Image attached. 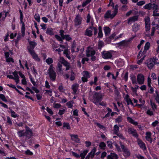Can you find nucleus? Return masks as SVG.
Segmentation results:
<instances>
[{"label":"nucleus","mask_w":159,"mask_h":159,"mask_svg":"<svg viewBox=\"0 0 159 159\" xmlns=\"http://www.w3.org/2000/svg\"><path fill=\"white\" fill-rule=\"evenodd\" d=\"M26 130H22L18 132L17 134L20 137L25 136L27 138L29 139L32 136V130L28 127H26Z\"/></svg>","instance_id":"obj_1"},{"label":"nucleus","mask_w":159,"mask_h":159,"mask_svg":"<svg viewBox=\"0 0 159 159\" xmlns=\"http://www.w3.org/2000/svg\"><path fill=\"white\" fill-rule=\"evenodd\" d=\"M118 5H116L115 7L114 10L112 12L110 10L107 11L104 15V18L106 19L113 18L118 13Z\"/></svg>","instance_id":"obj_2"},{"label":"nucleus","mask_w":159,"mask_h":159,"mask_svg":"<svg viewBox=\"0 0 159 159\" xmlns=\"http://www.w3.org/2000/svg\"><path fill=\"white\" fill-rule=\"evenodd\" d=\"M103 96L100 93L95 92L93 96V102L96 105H98L99 102L102 100Z\"/></svg>","instance_id":"obj_3"},{"label":"nucleus","mask_w":159,"mask_h":159,"mask_svg":"<svg viewBox=\"0 0 159 159\" xmlns=\"http://www.w3.org/2000/svg\"><path fill=\"white\" fill-rule=\"evenodd\" d=\"M93 31H94V35H96L97 33L98 30L93 26H90L85 31L84 34L89 37H91L93 35Z\"/></svg>","instance_id":"obj_4"},{"label":"nucleus","mask_w":159,"mask_h":159,"mask_svg":"<svg viewBox=\"0 0 159 159\" xmlns=\"http://www.w3.org/2000/svg\"><path fill=\"white\" fill-rule=\"evenodd\" d=\"M48 74L51 80L54 81L56 77V74L54 70V67L52 65H51L48 69Z\"/></svg>","instance_id":"obj_5"},{"label":"nucleus","mask_w":159,"mask_h":159,"mask_svg":"<svg viewBox=\"0 0 159 159\" xmlns=\"http://www.w3.org/2000/svg\"><path fill=\"white\" fill-rule=\"evenodd\" d=\"M28 51L33 58L36 61H40V59L38 55L34 51L33 49H29Z\"/></svg>","instance_id":"obj_6"},{"label":"nucleus","mask_w":159,"mask_h":159,"mask_svg":"<svg viewBox=\"0 0 159 159\" xmlns=\"http://www.w3.org/2000/svg\"><path fill=\"white\" fill-rule=\"evenodd\" d=\"M120 144L121 148L122 150V151L124 152V155L125 157H128L130 155V152L129 150L125 147L124 145L122 144L121 142H120Z\"/></svg>","instance_id":"obj_7"},{"label":"nucleus","mask_w":159,"mask_h":159,"mask_svg":"<svg viewBox=\"0 0 159 159\" xmlns=\"http://www.w3.org/2000/svg\"><path fill=\"white\" fill-rule=\"evenodd\" d=\"M137 83L139 84H143L144 82V77L141 74H139L138 75L137 77Z\"/></svg>","instance_id":"obj_8"},{"label":"nucleus","mask_w":159,"mask_h":159,"mask_svg":"<svg viewBox=\"0 0 159 159\" xmlns=\"http://www.w3.org/2000/svg\"><path fill=\"white\" fill-rule=\"evenodd\" d=\"M86 54L88 57H90L91 55L95 54V51L93 48L89 47L86 50Z\"/></svg>","instance_id":"obj_9"},{"label":"nucleus","mask_w":159,"mask_h":159,"mask_svg":"<svg viewBox=\"0 0 159 159\" xmlns=\"http://www.w3.org/2000/svg\"><path fill=\"white\" fill-rule=\"evenodd\" d=\"M57 72L58 74H63V69L62 67V65L60 62L57 63L56 67Z\"/></svg>","instance_id":"obj_10"},{"label":"nucleus","mask_w":159,"mask_h":159,"mask_svg":"<svg viewBox=\"0 0 159 159\" xmlns=\"http://www.w3.org/2000/svg\"><path fill=\"white\" fill-rule=\"evenodd\" d=\"M145 22L146 30L147 31H148L150 28V21L148 17H147L145 18Z\"/></svg>","instance_id":"obj_11"},{"label":"nucleus","mask_w":159,"mask_h":159,"mask_svg":"<svg viewBox=\"0 0 159 159\" xmlns=\"http://www.w3.org/2000/svg\"><path fill=\"white\" fill-rule=\"evenodd\" d=\"M82 18L81 16L79 15H77L75 17L74 21L75 23V25L78 26L81 24Z\"/></svg>","instance_id":"obj_12"},{"label":"nucleus","mask_w":159,"mask_h":159,"mask_svg":"<svg viewBox=\"0 0 159 159\" xmlns=\"http://www.w3.org/2000/svg\"><path fill=\"white\" fill-rule=\"evenodd\" d=\"M102 57L105 59H109L112 57V53L107 51H104L102 52Z\"/></svg>","instance_id":"obj_13"},{"label":"nucleus","mask_w":159,"mask_h":159,"mask_svg":"<svg viewBox=\"0 0 159 159\" xmlns=\"http://www.w3.org/2000/svg\"><path fill=\"white\" fill-rule=\"evenodd\" d=\"M145 57V55H143V54L142 53L141 51H140L139 53L137 58L138 59L141 58L137 61V63L139 64H140L144 60Z\"/></svg>","instance_id":"obj_14"},{"label":"nucleus","mask_w":159,"mask_h":159,"mask_svg":"<svg viewBox=\"0 0 159 159\" xmlns=\"http://www.w3.org/2000/svg\"><path fill=\"white\" fill-rule=\"evenodd\" d=\"M155 64V59H149L148 62V67L149 69H152Z\"/></svg>","instance_id":"obj_15"},{"label":"nucleus","mask_w":159,"mask_h":159,"mask_svg":"<svg viewBox=\"0 0 159 159\" xmlns=\"http://www.w3.org/2000/svg\"><path fill=\"white\" fill-rule=\"evenodd\" d=\"M139 17L137 16H134L129 17L128 20V23L131 25L132 22L137 21Z\"/></svg>","instance_id":"obj_16"},{"label":"nucleus","mask_w":159,"mask_h":159,"mask_svg":"<svg viewBox=\"0 0 159 159\" xmlns=\"http://www.w3.org/2000/svg\"><path fill=\"white\" fill-rule=\"evenodd\" d=\"M137 142L140 148L143 150H146V147L145 144L141 140L139 139L137 140Z\"/></svg>","instance_id":"obj_17"},{"label":"nucleus","mask_w":159,"mask_h":159,"mask_svg":"<svg viewBox=\"0 0 159 159\" xmlns=\"http://www.w3.org/2000/svg\"><path fill=\"white\" fill-rule=\"evenodd\" d=\"M128 132L129 134H131L134 137H138V134L136 132V131L134 129L131 128H129Z\"/></svg>","instance_id":"obj_18"},{"label":"nucleus","mask_w":159,"mask_h":159,"mask_svg":"<svg viewBox=\"0 0 159 159\" xmlns=\"http://www.w3.org/2000/svg\"><path fill=\"white\" fill-rule=\"evenodd\" d=\"M18 74V72L16 71L12 73V74L13 75V79L15 80L17 84L20 81Z\"/></svg>","instance_id":"obj_19"},{"label":"nucleus","mask_w":159,"mask_h":159,"mask_svg":"<svg viewBox=\"0 0 159 159\" xmlns=\"http://www.w3.org/2000/svg\"><path fill=\"white\" fill-rule=\"evenodd\" d=\"M152 9L153 10V15L154 16H159V13H157L158 6L155 4L153 6Z\"/></svg>","instance_id":"obj_20"},{"label":"nucleus","mask_w":159,"mask_h":159,"mask_svg":"<svg viewBox=\"0 0 159 159\" xmlns=\"http://www.w3.org/2000/svg\"><path fill=\"white\" fill-rule=\"evenodd\" d=\"M124 99L128 105H133V104L131 99L129 98V96L128 94H126L124 96Z\"/></svg>","instance_id":"obj_21"},{"label":"nucleus","mask_w":159,"mask_h":159,"mask_svg":"<svg viewBox=\"0 0 159 159\" xmlns=\"http://www.w3.org/2000/svg\"><path fill=\"white\" fill-rule=\"evenodd\" d=\"M70 136L71 138V139L73 141H74L77 143H79L80 140L78 137V136L77 135L72 134H70Z\"/></svg>","instance_id":"obj_22"},{"label":"nucleus","mask_w":159,"mask_h":159,"mask_svg":"<svg viewBox=\"0 0 159 159\" xmlns=\"http://www.w3.org/2000/svg\"><path fill=\"white\" fill-rule=\"evenodd\" d=\"M151 133L149 132H147L146 134V139L149 141L150 143L152 142V139L151 137Z\"/></svg>","instance_id":"obj_23"},{"label":"nucleus","mask_w":159,"mask_h":159,"mask_svg":"<svg viewBox=\"0 0 159 159\" xmlns=\"http://www.w3.org/2000/svg\"><path fill=\"white\" fill-rule=\"evenodd\" d=\"M107 157L108 159H117L118 157L116 154L111 153L107 156Z\"/></svg>","instance_id":"obj_24"},{"label":"nucleus","mask_w":159,"mask_h":159,"mask_svg":"<svg viewBox=\"0 0 159 159\" xmlns=\"http://www.w3.org/2000/svg\"><path fill=\"white\" fill-rule=\"evenodd\" d=\"M150 46V44L149 42H147L146 43L144 46V50L142 52V53L143 54V55H145L146 53V51L149 49Z\"/></svg>","instance_id":"obj_25"},{"label":"nucleus","mask_w":159,"mask_h":159,"mask_svg":"<svg viewBox=\"0 0 159 159\" xmlns=\"http://www.w3.org/2000/svg\"><path fill=\"white\" fill-rule=\"evenodd\" d=\"M153 5H155V4L153 3L152 4L151 3H149L148 4H146L145 6H143V8L145 9H148V10H151L153 8Z\"/></svg>","instance_id":"obj_26"},{"label":"nucleus","mask_w":159,"mask_h":159,"mask_svg":"<svg viewBox=\"0 0 159 159\" xmlns=\"http://www.w3.org/2000/svg\"><path fill=\"white\" fill-rule=\"evenodd\" d=\"M96 151L95 148H94L91 151L88 153V155L92 159L94 156L95 152Z\"/></svg>","instance_id":"obj_27"},{"label":"nucleus","mask_w":159,"mask_h":159,"mask_svg":"<svg viewBox=\"0 0 159 159\" xmlns=\"http://www.w3.org/2000/svg\"><path fill=\"white\" fill-rule=\"evenodd\" d=\"M140 27V25L136 23L132 26V29L134 31L136 32L139 30Z\"/></svg>","instance_id":"obj_28"},{"label":"nucleus","mask_w":159,"mask_h":159,"mask_svg":"<svg viewBox=\"0 0 159 159\" xmlns=\"http://www.w3.org/2000/svg\"><path fill=\"white\" fill-rule=\"evenodd\" d=\"M79 87V85L77 84H75L72 86V88L73 90L74 93L75 94L77 91Z\"/></svg>","instance_id":"obj_29"},{"label":"nucleus","mask_w":159,"mask_h":159,"mask_svg":"<svg viewBox=\"0 0 159 159\" xmlns=\"http://www.w3.org/2000/svg\"><path fill=\"white\" fill-rule=\"evenodd\" d=\"M127 120L129 122L133 124L134 125H136L138 124L137 122L134 121L131 117H128Z\"/></svg>","instance_id":"obj_30"},{"label":"nucleus","mask_w":159,"mask_h":159,"mask_svg":"<svg viewBox=\"0 0 159 159\" xmlns=\"http://www.w3.org/2000/svg\"><path fill=\"white\" fill-rule=\"evenodd\" d=\"M119 131V126L117 125H115L113 128L114 133L115 134H117Z\"/></svg>","instance_id":"obj_31"},{"label":"nucleus","mask_w":159,"mask_h":159,"mask_svg":"<svg viewBox=\"0 0 159 159\" xmlns=\"http://www.w3.org/2000/svg\"><path fill=\"white\" fill-rule=\"evenodd\" d=\"M105 34L106 35H108L110 32V29L108 27H105L104 28Z\"/></svg>","instance_id":"obj_32"},{"label":"nucleus","mask_w":159,"mask_h":159,"mask_svg":"<svg viewBox=\"0 0 159 159\" xmlns=\"http://www.w3.org/2000/svg\"><path fill=\"white\" fill-rule=\"evenodd\" d=\"M46 33L50 35H53L54 34L53 32V29L51 28H48L47 29Z\"/></svg>","instance_id":"obj_33"},{"label":"nucleus","mask_w":159,"mask_h":159,"mask_svg":"<svg viewBox=\"0 0 159 159\" xmlns=\"http://www.w3.org/2000/svg\"><path fill=\"white\" fill-rule=\"evenodd\" d=\"M88 152V150H85L83 152L80 153V157H81V159H84L85 155Z\"/></svg>","instance_id":"obj_34"},{"label":"nucleus","mask_w":159,"mask_h":159,"mask_svg":"<svg viewBox=\"0 0 159 159\" xmlns=\"http://www.w3.org/2000/svg\"><path fill=\"white\" fill-rule=\"evenodd\" d=\"M63 64L66 67V70H67L70 69V64L69 62L66 61L65 62V63Z\"/></svg>","instance_id":"obj_35"},{"label":"nucleus","mask_w":159,"mask_h":159,"mask_svg":"<svg viewBox=\"0 0 159 159\" xmlns=\"http://www.w3.org/2000/svg\"><path fill=\"white\" fill-rule=\"evenodd\" d=\"M99 32L98 33V37L100 38H102L103 36V34L102 33V28L101 26H99L98 27Z\"/></svg>","instance_id":"obj_36"},{"label":"nucleus","mask_w":159,"mask_h":159,"mask_svg":"<svg viewBox=\"0 0 159 159\" xmlns=\"http://www.w3.org/2000/svg\"><path fill=\"white\" fill-rule=\"evenodd\" d=\"M7 13L5 12H2L0 13V18L2 17V20H4L6 17Z\"/></svg>","instance_id":"obj_37"},{"label":"nucleus","mask_w":159,"mask_h":159,"mask_svg":"<svg viewBox=\"0 0 159 159\" xmlns=\"http://www.w3.org/2000/svg\"><path fill=\"white\" fill-rule=\"evenodd\" d=\"M28 41L29 42V44L32 46V47L33 48L32 49L33 50V49L34 48V47L37 45L36 43L34 42L30 41L29 40V39H28Z\"/></svg>","instance_id":"obj_38"},{"label":"nucleus","mask_w":159,"mask_h":159,"mask_svg":"<svg viewBox=\"0 0 159 159\" xmlns=\"http://www.w3.org/2000/svg\"><path fill=\"white\" fill-rule=\"evenodd\" d=\"M127 44V42L125 40H123L118 43V45L120 46H125Z\"/></svg>","instance_id":"obj_39"},{"label":"nucleus","mask_w":159,"mask_h":159,"mask_svg":"<svg viewBox=\"0 0 159 159\" xmlns=\"http://www.w3.org/2000/svg\"><path fill=\"white\" fill-rule=\"evenodd\" d=\"M65 48V46L62 45H60V47L59 48L55 50L56 52H61L63 51V49Z\"/></svg>","instance_id":"obj_40"},{"label":"nucleus","mask_w":159,"mask_h":159,"mask_svg":"<svg viewBox=\"0 0 159 159\" xmlns=\"http://www.w3.org/2000/svg\"><path fill=\"white\" fill-rule=\"evenodd\" d=\"M95 124L100 129H102L103 130H106V128L103 125H101V124L98 123H95Z\"/></svg>","instance_id":"obj_41"},{"label":"nucleus","mask_w":159,"mask_h":159,"mask_svg":"<svg viewBox=\"0 0 159 159\" xmlns=\"http://www.w3.org/2000/svg\"><path fill=\"white\" fill-rule=\"evenodd\" d=\"M132 83L134 84H136L137 83V81L136 80V78L135 76L133 75L131 77Z\"/></svg>","instance_id":"obj_42"},{"label":"nucleus","mask_w":159,"mask_h":159,"mask_svg":"<svg viewBox=\"0 0 159 159\" xmlns=\"http://www.w3.org/2000/svg\"><path fill=\"white\" fill-rule=\"evenodd\" d=\"M82 75L83 76V77H86L89 78V73L86 71H83L82 73Z\"/></svg>","instance_id":"obj_43"},{"label":"nucleus","mask_w":159,"mask_h":159,"mask_svg":"<svg viewBox=\"0 0 159 159\" xmlns=\"http://www.w3.org/2000/svg\"><path fill=\"white\" fill-rule=\"evenodd\" d=\"M118 123H120L122 120V117L120 116H119L115 120Z\"/></svg>","instance_id":"obj_44"},{"label":"nucleus","mask_w":159,"mask_h":159,"mask_svg":"<svg viewBox=\"0 0 159 159\" xmlns=\"http://www.w3.org/2000/svg\"><path fill=\"white\" fill-rule=\"evenodd\" d=\"M25 26H24V25L23 26H22L21 28V32L22 34V35L23 37L25 35Z\"/></svg>","instance_id":"obj_45"},{"label":"nucleus","mask_w":159,"mask_h":159,"mask_svg":"<svg viewBox=\"0 0 159 159\" xmlns=\"http://www.w3.org/2000/svg\"><path fill=\"white\" fill-rule=\"evenodd\" d=\"M46 62L49 65L53 62V61L52 58L49 57L46 60Z\"/></svg>","instance_id":"obj_46"},{"label":"nucleus","mask_w":159,"mask_h":159,"mask_svg":"<svg viewBox=\"0 0 159 159\" xmlns=\"http://www.w3.org/2000/svg\"><path fill=\"white\" fill-rule=\"evenodd\" d=\"M99 147L102 149H104L106 147V144L103 142H101L99 145Z\"/></svg>","instance_id":"obj_47"},{"label":"nucleus","mask_w":159,"mask_h":159,"mask_svg":"<svg viewBox=\"0 0 159 159\" xmlns=\"http://www.w3.org/2000/svg\"><path fill=\"white\" fill-rule=\"evenodd\" d=\"M0 98L2 99V100L5 102H7V100L5 96L3 94H0Z\"/></svg>","instance_id":"obj_48"},{"label":"nucleus","mask_w":159,"mask_h":159,"mask_svg":"<svg viewBox=\"0 0 159 159\" xmlns=\"http://www.w3.org/2000/svg\"><path fill=\"white\" fill-rule=\"evenodd\" d=\"M64 127L66 128L67 129H70V126L69 123H63Z\"/></svg>","instance_id":"obj_49"},{"label":"nucleus","mask_w":159,"mask_h":159,"mask_svg":"<svg viewBox=\"0 0 159 159\" xmlns=\"http://www.w3.org/2000/svg\"><path fill=\"white\" fill-rule=\"evenodd\" d=\"M73 101L69 102L66 103V105L69 108H71L73 106Z\"/></svg>","instance_id":"obj_50"},{"label":"nucleus","mask_w":159,"mask_h":159,"mask_svg":"<svg viewBox=\"0 0 159 159\" xmlns=\"http://www.w3.org/2000/svg\"><path fill=\"white\" fill-rule=\"evenodd\" d=\"M34 18L35 20L38 22H39L40 21V18L39 15L38 14H35L34 15Z\"/></svg>","instance_id":"obj_51"},{"label":"nucleus","mask_w":159,"mask_h":159,"mask_svg":"<svg viewBox=\"0 0 159 159\" xmlns=\"http://www.w3.org/2000/svg\"><path fill=\"white\" fill-rule=\"evenodd\" d=\"M76 47L75 45L74 44H73L72 46V49H71V52H77L79 51L78 48H77V50H75V48Z\"/></svg>","instance_id":"obj_52"},{"label":"nucleus","mask_w":159,"mask_h":159,"mask_svg":"<svg viewBox=\"0 0 159 159\" xmlns=\"http://www.w3.org/2000/svg\"><path fill=\"white\" fill-rule=\"evenodd\" d=\"M66 61L63 57H60L59 62H58L60 63L61 64H63Z\"/></svg>","instance_id":"obj_53"},{"label":"nucleus","mask_w":159,"mask_h":159,"mask_svg":"<svg viewBox=\"0 0 159 159\" xmlns=\"http://www.w3.org/2000/svg\"><path fill=\"white\" fill-rule=\"evenodd\" d=\"M11 116L14 118H16L18 116L16 114L14 111L11 110Z\"/></svg>","instance_id":"obj_54"},{"label":"nucleus","mask_w":159,"mask_h":159,"mask_svg":"<svg viewBox=\"0 0 159 159\" xmlns=\"http://www.w3.org/2000/svg\"><path fill=\"white\" fill-rule=\"evenodd\" d=\"M63 39H66V40L69 41L71 39V38L68 35H65L64 37L62 38Z\"/></svg>","instance_id":"obj_55"},{"label":"nucleus","mask_w":159,"mask_h":159,"mask_svg":"<svg viewBox=\"0 0 159 159\" xmlns=\"http://www.w3.org/2000/svg\"><path fill=\"white\" fill-rule=\"evenodd\" d=\"M98 46L99 49H101L103 46V43L102 41H99L98 42Z\"/></svg>","instance_id":"obj_56"},{"label":"nucleus","mask_w":159,"mask_h":159,"mask_svg":"<svg viewBox=\"0 0 159 159\" xmlns=\"http://www.w3.org/2000/svg\"><path fill=\"white\" fill-rule=\"evenodd\" d=\"M56 38L59 41H60V43H61L62 42V39L61 37L60 36L56 35H55Z\"/></svg>","instance_id":"obj_57"},{"label":"nucleus","mask_w":159,"mask_h":159,"mask_svg":"<svg viewBox=\"0 0 159 159\" xmlns=\"http://www.w3.org/2000/svg\"><path fill=\"white\" fill-rule=\"evenodd\" d=\"M107 146L108 147L112 148L113 147L112 143L111 141H107Z\"/></svg>","instance_id":"obj_58"},{"label":"nucleus","mask_w":159,"mask_h":159,"mask_svg":"<svg viewBox=\"0 0 159 159\" xmlns=\"http://www.w3.org/2000/svg\"><path fill=\"white\" fill-rule=\"evenodd\" d=\"M145 2L144 1H142L137 2V5L139 6H141L145 3Z\"/></svg>","instance_id":"obj_59"},{"label":"nucleus","mask_w":159,"mask_h":159,"mask_svg":"<svg viewBox=\"0 0 159 159\" xmlns=\"http://www.w3.org/2000/svg\"><path fill=\"white\" fill-rule=\"evenodd\" d=\"M91 1V0H86L82 4L83 7H84L86 6L87 4L89 3Z\"/></svg>","instance_id":"obj_60"},{"label":"nucleus","mask_w":159,"mask_h":159,"mask_svg":"<svg viewBox=\"0 0 159 159\" xmlns=\"http://www.w3.org/2000/svg\"><path fill=\"white\" fill-rule=\"evenodd\" d=\"M64 53L66 55V56L69 59H70V55L67 52V51L66 50H65L64 51Z\"/></svg>","instance_id":"obj_61"},{"label":"nucleus","mask_w":159,"mask_h":159,"mask_svg":"<svg viewBox=\"0 0 159 159\" xmlns=\"http://www.w3.org/2000/svg\"><path fill=\"white\" fill-rule=\"evenodd\" d=\"M66 110L65 109H63V110H59V112L58 114L60 115H61L63 114H64Z\"/></svg>","instance_id":"obj_62"},{"label":"nucleus","mask_w":159,"mask_h":159,"mask_svg":"<svg viewBox=\"0 0 159 159\" xmlns=\"http://www.w3.org/2000/svg\"><path fill=\"white\" fill-rule=\"evenodd\" d=\"M45 91L46 93H48L50 96H51L52 95V89H50L49 90H45Z\"/></svg>","instance_id":"obj_63"},{"label":"nucleus","mask_w":159,"mask_h":159,"mask_svg":"<svg viewBox=\"0 0 159 159\" xmlns=\"http://www.w3.org/2000/svg\"><path fill=\"white\" fill-rule=\"evenodd\" d=\"M128 9L127 6L126 5H123L121 7V10L123 11H125Z\"/></svg>","instance_id":"obj_64"}]
</instances>
